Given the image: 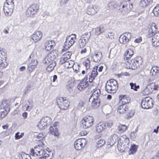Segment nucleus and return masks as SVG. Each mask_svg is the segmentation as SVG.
<instances>
[{
  "mask_svg": "<svg viewBox=\"0 0 159 159\" xmlns=\"http://www.w3.org/2000/svg\"><path fill=\"white\" fill-rule=\"evenodd\" d=\"M106 128V124L103 122L98 123L96 127V131L98 133H101Z\"/></svg>",
  "mask_w": 159,
  "mask_h": 159,
  "instance_id": "nucleus-29",
  "label": "nucleus"
},
{
  "mask_svg": "<svg viewBox=\"0 0 159 159\" xmlns=\"http://www.w3.org/2000/svg\"><path fill=\"white\" fill-rule=\"evenodd\" d=\"M30 153L32 156L38 157L39 158H44L45 159H51V157L43 149V148L40 145H38L34 147V148H31Z\"/></svg>",
  "mask_w": 159,
  "mask_h": 159,
  "instance_id": "nucleus-1",
  "label": "nucleus"
},
{
  "mask_svg": "<svg viewBox=\"0 0 159 159\" xmlns=\"http://www.w3.org/2000/svg\"><path fill=\"white\" fill-rule=\"evenodd\" d=\"M105 143V140L103 139H99L97 142V147L100 148Z\"/></svg>",
  "mask_w": 159,
  "mask_h": 159,
  "instance_id": "nucleus-50",
  "label": "nucleus"
},
{
  "mask_svg": "<svg viewBox=\"0 0 159 159\" xmlns=\"http://www.w3.org/2000/svg\"><path fill=\"white\" fill-rule=\"evenodd\" d=\"M152 0H142L140 5L143 7H145L152 4Z\"/></svg>",
  "mask_w": 159,
  "mask_h": 159,
  "instance_id": "nucleus-38",
  "label": "nucleus"
},
{
  "mask_svg": "<svg viewBox=\"0 0 159 159\" xmlns=\"http://www.w3.org/2000/svg\"><path fill=\"white\" fill-rule=\"evenodd\" d=\"M132 60L134 65L135 64L136 69L139 67L140 65L143 62L141 58L139 57H136L132 59Z\"/></svg>",
  "mask_w": 159,
  "mask_h": 159,
  "instance_id": "nucleus-30",
  "label": "nucleus"
},
{
  "mask_svg": "<svg viewBox=\"0 0 159 159\" xmlns=\"http://www.w3.org/2000/svg\"><path fill=\"white\" fill-rule=\"evenodd\" d=\"M14 6L13 0H6L3 8V10L6 15H9L12 13Z\"/></svg>",
  "mask_w": 159,
  "mask_h": 159,
  "instance_id": "nucleus-7",
  "label": "nucleus"
},
{
  "mask_svg": "<svg viewBox=\"0 0 159 159\" xmlns=\"http://www.w3.org/2000/svg\"><path fill=\"white\" fill-rule=\"evenodd\" d=\"M44 60L45 63L47 64L51 63H55L54 61V59L52 58L48 54L47 56Z\"/></svg>",
  "mask_w": 159,
  "mask_h": 159,
  "instance_id": "nucleus-41",
  "label": "nucleus"
},
{
  "mask_svg": "<svg viewBox=\"0 0 159 159\" xmlns=\"http://www.w3.org/2000/svg\"><path fill=\"white\" fill-rule=\"evenodd\" d=\"M134 55V51L132 49H128L125 52L124 56L125 59L128 60L130 58Z\"/></svg>",
  "mask_w": 159,
  "mask_h": 159,
  "instance_id": "nucleus-31",
  "label": "nucleus"
},
{
  "mask_svg": "<svg viewBox=\"0 0 159 159\" xmlns=\"http://www.w3.org/2000/svg\"><path fill=\"white\" fill-rule=\"evenodd\" d=\"M157 33H159L158 31V27L157 25L154 22L152 23L148 28L147 32V36L148 38L152 37Z\"/></svg>",
  "mask_w": 159,
  "mask_h": 159,
  "instance_id": "nucleus-9",
  "label": "nucleus"
},
{
  "mask_svg": "<svg viewBox=\"0 0 159 159\" xmlns=\"http://www.w3.org/2000/svg\"><path fill=\"white\" fill-rule=\"evenodd\" d=\"M48 54L54 59L59 56V52L57 50H54L51 51Z\"/></svg>",
  "mask_w": 159,
  "mask_h": 159,
  "instance_id": "nucleus-42",
  "label": "nucleus"
},
{
  "mask_svg": "<svg viewBox=\"0 0 159 159\" xmlns=\"http://www.w3.org/2000/svg\"><path fill=\"white\" fill-rule=\"evenodd\" d=\"M105 30L104 27L102 26H99L95 29L94 34L98 35L103 32Z\"/></svg>",
  "mask_w": 159,
  "mask_h": 159,
  "instance_id": "nucleus-39",
  "label": "nucleus"
},
{
  "mask_svg": "<svg viewBox=\"0 0 159 159\" xmlns=\"http://www.w3.org/2000/svg\"><path fill=\"white\" fill-rule=\"evenodd\" d=\"M87 51V50L86 48H83V49H82L80 52V53L81 54H83L85 53Z\"/></svg>",
  "mask_w": 159,
  "mask_h": 159,
  "instance_id": "nucleus-59",
  "label": "nucleus"
},
{
  "mask_svg": "<svg viewBox=\"0 0 159 159\" xmlns=\"http://www.w3.org/2000/svg\"><path fill=\"white\" fill-rule=\"evenodd\" d=\"M138 146L135 144H131L130 148L129 149V154H133L137 151Z\"/></svg>",
  "mask_w": 159,
  "mask_h": 159,
  "instance_id": "nucleus-40",
  "label": "nucleus"
},
{
  "mask_svg": "<svg viewBox=\"0 0 159 159\" xmlns=\"http://www.w3.org/2000/svg\"><path fill=\"white\" fill-rule=\"evenodd\" d=\"M126 67L128 69H132L133 70H135L136 68V66L135 64L134 65L132 62V60L128 59V61L126 63Z\"/></svg>",
  "mask_w": 159,
  "mask_h": 159,
  "instance_id": "nucleus-34",
  "label": "nucleus"
},
{
  "mask_svg": "<svg viewBox=\"0 0 159 159\" xmlns=\"http://www.w3.org/2000/svg\"><path fill=\"white\" fill-rule=\"evenodd\" d=\"M18 111L16 110H14L12 113V115H13V116H16V115H18Z\"/></svg>",
  "mask_w": 159,
  "mask_h": 159,
  "instance_id": "nucleus-62",
  "label": "nucleus"
},
{
  "mask_svg": "<svg viewBox=\"0 0 159 159\" xmlns=\"http://www.w3.org/2000/svg\"><path fill=\"white\" fill-rule=\"evenodd\" d=\"M37 138L38 139V141H40L43 140L44 139V135L41 133H39L36 136Z\"/></svg>",
  "mask_w": 159,
  "mask_h": 159,
  "instance_id": "nucleus-53",
  "label": "nucleus"
},
{
  "mask_svg": "<svg viewBox=\"0 0 159 159\" xmlns=\"http://www.w3.org/2000/svg\"><path fill=\"white\" fill-rule=\"evenodd\" d=\"M88 76H85L79 83L77 86V88L80 90H82L86 88L89 85L88 81Z\"/></svg>",
  "mask_w": 159,
  "mask_h": 159,
  "instance_id": "nucleus-18",
  "label": "nucleus"
},
{
  "mask_svg": "<svg viewBox=\"0 0 159 159\" xmlns=\"http://www.w3.org/2000/svg\"><path fill=\"white\" fill-rule=\"evenodd\" d=\"M131 36V35L130 33H125L120 36L119 39V41L121 44H126L129 41Z\"/></svg>",
  "mask_w": 159,
  "mask_h": 159,
  "instance_id": "nucleus-16",
  "label": "nucleus"
},
{
  "mask_svg": "<svg viewBox=\"0 0 159 159\" xmlns=\"http://www.w3.org/2000/svg\"><path fill=\"white\" fill-rule=\"evenodd\" d=\"M133 5L130 0H125L121 2L118 10L120 12H128L133 8Z\"/></svg>",
  "mask_w": 159,
  "mask_h": 159,
  "instance_id": "nucleus-8",
  "label": "nucleus"
},
{
  "mask_svg": "<svg viewBox=\"0 0 159 159\" xmlns=\"http://www.w3.org/2000/svg\"><path fill=\"white\" fill-rule=\"evenodd\" d=\"M48 64V66L46 68V70L48 72H51L54 69L55 64V63H51Z\"/></svg>",
  "mask_w": 159,
  "mask_h": 159,
  "instance_id": "nucleus-48",
  "label": "nucleus"
},
{
  "mask_svg": "<svg viewBox=\"0 0 159 159\" xmlns=\"http://www.w3.org/2000/svg\"><path fill=\"white\" fill-rule=\"evenodd\" d=\"M24 135V133H21L20 134L19 132H18L16 133L15 135V138L16 139H19L22 138Z\"/></svg>",
  "mask_w": 159,
  "mask_h": 159,
  "instance_id": "nucleus-52",
  "label": "nucleus"
},
{
  "mask_svg": "<svg viewBox=\"0 0 159 159\" xmlns=\"http://www.w3.org/2000/svg\"><path fill=\"white\" fill-rule=\"evenodd\" d=\"M98 66H96L94 67L92 70L89 76V80L90 83H92L98 75V73L97 71Z\"/></svg>",
  "mask_w": 159,
  "mask_h": 159,
  "instance_id": "nucleus-23",
  "label": "nucleus"
},
{
  "mask_svg": "<svg viewBox=\"0 0 159 159\" xmlns=\"http://www.w3.org/2000/svg\"><path fill=\"white\" fill-rule=\"evenodd\" d=\"M83 65L85 66L86 70L89 69L90 67V62L88 58L86 59L83 62Z\"/></svg>",
  "mask_w": 159,
  "mask_h": 159,
  "instance_id": "nucleus-47",
  "label": "nucleus"
},
{
  "mask_svg": "<svg viewBox=\"0 0 159 159\" xmlns=\"http://www.w3.org/2000/svg\"><path fill=\"white\" fill-rule=\"evenodd\" d=\"M5 62L4 64L2 65H0V70H2V69L6 68V63Z\"/></svg>",
  "mask_w": 159,
  "mask_h": 159,
  "instance_id": "nucleus-60",
  "label": "nucleus"
},
{
  "mask_svg": "<svg viewBox=\"0 0 159 159\" xmlns=\"http://www.w3.org/2000/svg\"><path fill=\"white\" fill-rule=\"evenodd\" d=\"M159 72V67L157 66H153L151 70V73L152 75H155Z\"/></svg>",
  "mask_w": 159,
  "mask_h": 159,
  "instance_id": "nucleus-46",
  "label": "nucleus"
},
{
  "mask_svg": "<svg viewBox=\"0 0 159 159\" xmlns=\"http://www.w3.org/2000/svg\"><path fill=\"white\" fill-rule=\"evenodd\" d=\"M38 64V61L35 60H32L29 63L27 67L28 70L30 72H33L36 67Z\"/></svg>",
  "mask_w": 159,
  "mask_h": 159,
  "instance_id": "nucleus-26",
  "label": "nucleus"
},
{
  "mask_svg": "<svg viewBox=\"0 0 159 159\" xmlns=\"http://www.w3.org/2000/svg\"><path fill=\"white\" fill-rule=\"evenodd\" d=\"M152 12L154 16H159V5H157L154 7L152 11Z\"/></svg>",
  "mask_w": 159,
  "mask_h": 159,
  "instance_id": "nucleus-44",
  "label": "nucleus"
},
{
  "mask_svg": "<svg viewBox=\"0 0 159 159\" xmlns=\"http://www.w3.org/2000/svg\"><path fill=\"white\" fill-rule=\"evenodd\" d=\"M48 117H44L42 118L38 123V127L40 129H44L48 125Z\"/></svg>",
  "mask_w": 159,
  "mask_h": 159,
  "instance_id": "nucleus-21",
  "label": "nucleus"
},
{
  "mask_svg": "<svg viewBox=\"0 0 159 159\" xmlns=\"http://www.w3.org/2000/svg\"><path fill=\"white\" fill-rule=\"evenodd\" d=\"M142 38L140 37L135 39L134 41L135 43H138L142 41Z\"/></svg>",
  "mask_w": 159,
  "mask_h": 159,
  "instance_id": "nucleus-58",
  "label": "nucleus"
},
{
  "mask_svg": "<svg viewBox=\"0 0 159 159\" xmlns=\"http://www.w3.org/2000/svg\"><path fill=\"white\" fill-rule=\"evenodd\" d=\"M39 9V5L36 3H34L30 5L28 8L26 13L30 16L36 14L38 12Z\"/></svg>",
  "mask_w": 159,
  "mask_h": 159,
  "instance_id": "nucleus-14",
  "label": "nucleus"
},
{
  "mask_svg": "<svg viewBox=\"0 0 159 159\" xmlns=\"http://www.w3.org/2000/svg\"><path fill=\"white\" fill-rule=\"evenodd\" d=\"M118 143L121 144V147H123V148L126 149L129 147V140L126 135L123 134L120 137Z\"/></svg>",
  "mask_w": 159,
  "mask_h": 159,
  "instance_id": "nucleus-13",
  "label": "nucleus"
},
{
  "mask_svg": "<svg viewBox=\"0 0 159 159\" xmlns=\"http://www.w3.org/2000/svg\"><path fill=\"white\" fill-rule=\"evenodd\" d=\"M119 103L121 104L126 105L129 103L131 101L130 97L126 95H120L119 96Z\"/></svg>",
  "mask_w": 159,
  "mask_h": 159,
  "instance_id": "nucleus-19",
  "label": "nucleus"
},
{
  "mask_svg": "<svg viewBox=\"0 0 159 159\" xmlns=\"http://www.w3.org/2000/svg\"><path fill=\"white\" fill-rule=\"evenodd\" d=\"M87 12L89 15H93L96 13V11L93 6H89L87 8Z\"/></svg>",
  "mask_w": 159,
  "mask_h": 159,
  "instance_id": "nucleus-43",
  "label": "nucleus"
},
{
  "mask_svg": "<svg viewBox=\"0 0 159 159\" xmlns=\"http://www.w3.org/2000/svg\"><path fill=\"white\" fill-rule=\"evenodd\" d=\"M128 106L126 105L120 104L117 109V111L120 114H123L128 111Z\"/></svg>",
  "mask_w": 159,
  "mask_h": 159,
  "instance_id": "nucleus-27",
  "label": "nucleus"
},
{
  "mask_svg": "<svg viewBox=\"0 0 159 159\" xmlns=\"http://www.w3.org/2000/svg\"><path fill=\"white\" fill-rule=\"evenodd\" d=\"M43 36V33L40 31H36L31 36V40L35 43L40 40Z\"/></svg>",
  "mask_w": 159,
  "mask_h": 159,
  "instance_id": "nucleus-17",
  "label": "nucleus"
},
{
  "mask_svg": "<svg viewBox=\"0 0 159 159\" xmlns=\"http://www.w3.org/2000/svg\"><path fill=\"white\" fill-rule=\"evenodd\" d=\"M118 88V84L117 82L114 79H111L108 80L105 86L106 91L111 93H116Z\"/></svg>",
  "mask_w": 159,
  "mask_h": 159,
  "instance_id": "nucleus-3",
  "label": "nucleus"
},
{
  "mask_svg": "<svg viewBox=\"0 0 159 159\" xmlns=\"http://www.w3.org/2000/svg\"><path fill=\"white\" fill-rule=\"evenodd\" d=\"M49 131L52 135L54 136H58L59 135L58 129L55 126L51 127L49 128Z\"/></svg>",
  "mask_w": 159,
  "mask_h": 159,
  "instance_id": "nucleus-37",
  "label": "nucleus"
},
{
  "mask_svg": "<svg viewBox=\"0 0 159 159\" xmlns=\"http://www.w3.org/2000/svg\"><path fill=\"white\" fill-rule=\"evenodd\" d=\"M90 38L88 33H84L81 37L78 42V46L80 48H83Z\"/></svg>",
  "mask_w": 159,
  "mask_h": 159,
  "instance_id": "nucleus-12",
  "label": "nucleus"
},
{
  "mask_svg": "<svg viewBox=\"0 0 159 159\" xmlns=\"http://www.w3.org/2000/svg\"><path fill=\"white\" fill-rule=\"evenodd\" d=\"M118 135L116 134H113L110 137V141H108L107 144V147L109 148L113 145L118 140Z\"/></svg>",
  "mask_w": 159,
  "mask_h": 159,
  "instance_id": "nucleus-25",
  "label": "nucleus"
},
{
  "mask_svg": "<svg viewBox=\"0 0 159 159\" xmlns=\"http://www.w3.org/2000/svg\"><path fill=\"white\" fill-rule=\"evenodd\" d=\"M136 133L135 132H132L130 134V138L132 139H134L136 137Z\"/></svg>",
  "mask_w": 159,
  "mask_h": 159,
  "instance_id": "nucleus-55",
  "label": "nucleus"
},
{
  "mask_svg": "<svg viewBox=\"0 0 159 159\" xmlns=\"http://www.w3.org/2000/svg\"><path fill=\"white\" fill-rule=\"evenodd\" d=\"M76 39V35L72 34L68 36L66 39L63 48L61 51L62 52L68 50L75 42Z\"/></svg>",
  "mask_w": 159,
  "mask_h": 159,
  "instance_id": "nucleus-5",
  "label": "nucleus"
},
{
  "mask_svg": "<svg viewBox=\"0 0 159 159\" xmlns=\"http://www.w3.org/2000/svg\"><path fill=\"white\" fill-rule=\"evenodd\" d=\"M27 115L28 113L26 112H24L22 114V116L25 119L27 118Z\"/></svg>",
  "mask_w": 159,
  "mask_h": 159,
  "instance_id": "nucleus-61",
  "label": "nucleus"
},
{
  "mask_svg": "<svg viewBox=\"0 0 159 159\" xmlns=\"http://www.w3.org/2000/svg\"><path fill=\"white\" fill-rule=\"evenodd\" d=\"M102 57V54L100 52H98L95 53L93 57V60L95 62H99Z\"/></svg>",
  "mask_w": 159,
  "mask_h": 159,
  "instance_id": "nucleus-36",
  "label": "nucleus"
},
{
  "mask_svg": "<svg viewBox=\"0 0 159 159\" xmlns=\"http://www.w3.org/2000/svg\"><path fill=\"white\" fill-rule=\"evenodd\" d=\"M56 103L58 107L62 110L67 109L70 105L69 102L65 97H57L56 99Z\"/></svg>",
  "mask_w": 159,
  "mask_h": 159,
  "instance_id": "nucleus-4",
  "label": "nucleus"
},
{
  "mask_svg": "<svg viewBox=\"0 0 159 159\" xmlns=\"http://www.w3.org/2000/svg\"><path fill=\"white\" fill-rule=\"evenodd\" d=\"M19 159H30V157L28 154L24 152H21L19 156Z\"/></svg>",
  "mask_w": 159,
  "mask_h": 159,
  "instance_id": "nucleus-45",
  "label": "nucleus"
},
{
  "mask_svg": "<svg viewBox=\"0 0 159 159\" xmlns=\"http://www.w3.org/2000/svg\"><path fill=\"white\" fill-rule=\"evenodd\" d=\"M72 53L70 52H67L63 54L60 58L59 63L63 64L66 61H67L71 57Z\"/></svg>",
  "mask_w": 159,
  "mask_h": 159,
  "instance_id": "nucleus-20",
  "label": "nucleus"
},
{
  "mask_svg": "<svg viewBox=\"0 0 159 159\" xmlns=\"http://www.w3.org/2000/svg\"><path fill=\"white\" fill-rule=\"evenodd\" d=\"M74 62L72 60H70L64 62L63 65L64 68L66 69H69L73 67L74 64Z\"/></svg>",
  "mask_w": 159,
  "mask_h": 159,
  "instance_id": "nucleus-33",
  "label": "nucleus"
},
{
  "mask_svg": "<svg viewBox=\"0 0 159 159\" xmlns=\"http://www.w3.org/2000/svg\"><path fill=\"white\" fill-rule=\"evenodd\" d=\"M108 36L109 38H111L112 39V38H114V33L112 32H110L108 34Z\"/></svg>",
  "mask_w": 159,
  "mask_h": 159,
  "instance_id": "nucleus-57",
  "label": "nucleus"
},
{
  "mask_svg": "<svg viewBox=\"0 0 159 159\" xmlns=\"http://www.w3.org/2000/svg\"><path fill=\"white\" fill-rule=\"evenodd\" d=\"M134 114V111L132 110H129V111L127 114V116L128 118H130L133 116Z\"/></svg>",
  "mask_w": 159,
  "mask_h": 159,
  "instance_id": "nucleus-54",
  "label": "nucleus"
},
{
  "mask_svg": "<svg viewBox=\"0 0 159 159\" xmlns=\"http://www.w3.org/2000/svg\"><path fill=\"white\" fill-rule=\"evenodd\" d=\"M86 143V142L85 139L81 138L78 139L75 142V148L77 150H80L84 147Z\"/></svg>",
  "mask_w": 159,
  "mask_h": 159,
  "instance_id": "nucleus-15",
  "label": "nucleus"
},
{
  "mask_svg": "<svg viewBox=\"0 0 159 159\" xmlns=\"http://www.w3.org/2000/svg\"><path fill=\"white\" fill-rule=\"evenodd\" d=\"M129 85L131 87V88L133 89L134 90L137 91L138 89L139 88V85H136L135 83H130Z\"/></svg>",
  "mask_w": 159,
  "mask_h": 159,
  "instance_id": "nucleus-51",
  "label": "nucleus"
},
{
  "mask_svg": "<svg viewBox=\"0 0 159 159\" xmlns=\"http://www.w3.org/2000/svg\"><path fill=\"white\" fill-rule=\"evenodd\" d=\"M80 134L81 136H85L87 135V133L86 131L84 130L82 131Z\"/></svg>",
  "mask_w": 159,
  "mask_h": 159,
  "instance_id": "nucleus-56",
  "label": "nucleus"
},
{
  "mask_svg": "<svg viewBox=\"0 0 159 159\" xmlns=\"http://www.w3.org/2000/svg\"><path fill=\"white\" fill-rule=\"evenodd\" d=\"M9 29L8 28H7V29H5L3 30V32L5 34H7L8 33V31Z\"/></svg>",
  "mask_w": 159,
  "mask_h": 159,
  "instance_id": "nucleus-63",
  "label": "nucleus"
},
{
  "mask_svg": "<svg viewBox=\"0 0 159 159\" xmlns=\"http://www.w3.org/2000/svg\"><path fill=\"white\" fill-rule=\"evenodd\" d=\"M107 7L109 10H116L118 9V6L113 1L109 2L108 4Z\"/></svg>",
  "mask_w": 159,
  "mask_h": 159,
  "instance_id": "nucleus-35",
  "label": "nucleus"
},
{
  "mask_svg": "<svg viewBox=\"0 0 159 159\" xmlns=\"http://www.w3.org/2000/svg\"><path fill=\"white\" fill-rule=\"evenodd\" d=\"M55 43L53 40H48L45 43L44 49L47 51H49L55 46Z\"/></svg>",
  "mask_w": 159,
  "mask_h": 159,
  "instance_id": "nucleus-22",
  "label": "nucleus"
},
{
  "mask_svg": "<svg viewBox=\"0 0 159 159\" xmlns=\"http://www.w3.org/2000/svg\"><path fill=\"white\" fill-rule=\"evenodd\" d=\"M1 107L4 109V111L0 112V117L1 119H3L5 117L10 111L9 105L7 103V101L6 100H3L2 103Z\"/></svg>",
  "mask_w": 159,
  "mask_h": 159,
  "instance_id": "nucleus-11",
  "label": "nucleus"
},
{
  "mask_svg": "<svg viewBox=\"0 0 159 159\" xmlns=\"http://www.w3.org/2000/svg\"><path fill=\"white\" fill-rule=\"evenodd\" d=\"M94 121V119L92 116L87 115L83 117L81 120V123L83 127L86 129L92 126Z\"/></svg>",
  "mask_w": 159,
  "mask_h": 159,
  "instance_id": "nucleus-6",
  "label": "nucleus"
},
{
  "mask_svg": "<svg viewBox=\"0 0 159 159\" xmlns=\"http://www.w3.org/2000/svg\"><path fill=\"white\" fill-rule=\"evenodd\" d=\"M154 84H151L148 85L145 88L143 89L141 92L143 96H146L149 94L152 91V87L153 86Z\"/></svg>",
  "mask_w": 159,
  "mask_h": 159,
  "instance_id": "nucleus-24",
  "label": "nucleus"
},
{
  "mask_svg": "<svg viewBox=\"0 0 159 159\" xmlns=\"http://www.w3.org/2000/svg\"><path fill=\"white\" fill-rule=\"evenodd\" d=\"M75 85V82L74 81H69L68 82L67 88L68 89H72V88Z\"/></svg>",
  "mask_w": 159,
  "mask_h": 159,
  "instance_id": "nucleus-49",
  "label": "nucleus"
},
{
  "mask_svg": "<svg viewBox=\"0 0 159 159\" xmlns=\"http://www.w3.org/2000/svg\"><path fill=\"white\" fill-rule=\"evenodd\" d=\"M128 127L125 125L120 124L117 128V131L120 133H123L125 132L128 129Z\"/></svg>",
  "mask_w": 159,
  "mask_h": 159,
  "instance_id": "nucleus-32",
  "label": "nucleus"
},
{
  "mask_svg": "<svg viewBox=\"0 0 159 159\" xmlns=\"http://www.w3.org/2000/svg\"><path fill=\"white\" fill-rule=\"evenodd\" d=\"M8 125L7 124L2 126V128L3 129H7L8 128Z\"/></svg>",
  "mask_w": 159,
  "mask_h": 159,
  "instance_id": "nucleus-64",
  "label": "nucleus"
},
{
  "mask_svg": "<svg viewBox=\"0 0 159 159\" xmlns=\"http://www.w3.org/2000/svg\"><path fill=\"white\" fill-rule=\"evenodd\" d=\"M92 93L90 96L89 101L92 100L91 105L94 107H98L100 104V101L99 98L101 94L100 90L97 88L93 89L92 91Z\"/></svg>",
  "mask_w": 159,
  "mask_h": 159,
  "instance_id": "nucleus-2",
  "label": "nucleus"
},
{
  "mask_svg": "<svg viewBox=\"0 0 159 159\" xmlns=\"http://www.w3.org/2000/svg\"><path fill=\"white\" fill-rule=\"evenodd\" d=\"M153 104L152 98L149 97H146L143 98L141 102L142 107L145 109L151 108L152 107Z\"/></svg>",
  "mask_w": 159,
  "mask_h": 159,
  "instance_id": "nucleus-10",
  "label": "nucleus"
},
{
  "mask_svg": "<svg viewBox=\"0 0 159 159\" xmlns=\"http://www.w3.org/2000/svg\"><path fill=\"white\" fill-rule=\"evenodd\" d=\"M152 44L155 47L159 46V33H157L152 37Z\"/></svg>",
  "mask_w": 159,
  "mask_h": 159,
  "instance_id": "nucleus-28",
  "label": "nucleus"
}]
</instances>
